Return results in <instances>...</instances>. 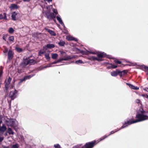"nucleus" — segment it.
<instances>
[{"mask_svg": "<svg viewBox=\"0 0 148 148\" xmlns=\"http://www.w3.org/2000/svg\"><path fill=\"white\" fill-rule=\"evenodd\" d=\"M29 1H30L31 0H29Z\"/></svg>", "mask_w": 148, "mask_h": 148, "instance_id": "62", "label": "nucleus"}, {"mask_svg": "<svg viewBox=\"0 0 148 148\" xmlns=\"http://www.w3.org/2000/svg\"><path fill=\"white\" fill-rule=\"evenodd\" d=\"M45 29L49 33L51 36H56V34L54 31L50 30L46 27L45 28Z\"/></svg>", "mask_w": 148, "mask_h": 148, "instance_id": "10", "label": "nucleus"}, {"mask_svg": "<svg viewBox=\"0 0 148 148\" xmlns=\"http://www.w3.org/2000/svg\"><path fill=\"white\" fill-rule=\"evenodd\" d=\"M5 123L8 126L11 127H16L18 125L17 121L14 119H8L5 120Z\"/></svg>", "mask_w": 148, "mask_h": 148, "instance_id": "2", "label": "nucleus"}, {"mask_svg": "<svg viewBox=\"0 0 148 148\" xmlns=\"http://www.w3.org/2000/svg\"><path fill=\"white\" fill-rule=\"evenodd\" d=\"M27 61L29 62V64H32L34 63V61L33 59H27Z\"/></svg>", "mask_w": 148, "mask_h": 148, "instance_id": "26", "label": "nucleus"}, {"mask_svg": "<svg viewBox=\"0 0 148 148\" xmlns=\"http://www.w3.org/2000/svg\"><path fill=\"white\" fill-rule=\"evenodd\" d=\"M65 44V42L62 40H60L58 43V44L60 46H64Z\"/></svg>", "mask_w": 148, "mask_h": 148, "instance_id": "20", "label": "nucleus"}, {"mask_svg": "<svg viewBox=\"0 0 148 148\" xmlns=\"http://www.w3.org/2000/svg\"><path fill=\"white\" fill-rule=\"evenodd\" d=\"M45 1H47L48 2H49L52 1V0H44Z\"/></svg>", "mask_w": 148, "mask_h": 148, "instance_id": "54", "label": "nucleus"}, {"mask_svg": "<svg viewBox=\"0 0 148 148\" xmlns=\"http://www.w3.org/2000/svg\"><path fill=\"white\" fill-rule=\"evenodd\" d=\"M141 96L144 97V98H146L147 99H148V95H145V94H142Z\"/></svg>", "mask_w": 148, "mask_h": 148, "instance_id": "39", "label": "nucleus"}, {"mask_svg": "<svg viewBox=\"0 0 148 148\" xmlns=\"http://www.w3.org/2000/svg\"><path fill=\"white\" fill-rule=\"evenodd\" d=\"M8 32L12 34L14 32V30L12 28L10 27L9 28Z\"/></svg>", "mask_w": 148, "mask_h": 148, "instance_id": "30", "label": "nucleus"}, {"mask_svg": "<svg viewBox=\"0 0 148 148\" xmlns=\"http://www.w3.org/2000/svg\"><path fill=\"white\" fill-rule=\"evenodd\" d=\"M89 52L90 54H95L96 53V52L95 51H89Z\"/></svg>", "mask_w": 148, "mask_h": 148, "instance_id": "44", "label": "nucleus"}, {"mask_svg": "<svg viewBox=\"0 0 148 148\" xmlns=\"http://www.w3.org/2000/svg\"><path fill=\"white\" fill-rule=\"evenodd\" d=\"M4 16L1 14H0V19H4L5 20H8L7 17L6 13L5 12H4L3 13Z\"/></svg>", "mask_w": 148, "mask_h": 148, "instance_id": "14", "label": "nucleus"}, {"mask_svg": "<svg viewBox=\"0 0 148 148\" xmlns=\"http://www.w3.org/2000/svg\"><path fill=\"white\" fill-rule=\"evenodd\" d=\"M15 49L16 51L18 52H21L23 51V49L21 48L18 47H16Z\"/></svg>", "mask_w": 148, "mask_h": 148, "instance_id": "29", "label": "nucleus"}, {"mask_svg": "<svg viewBox=\"0 0 148 148\" xmlns=\"http://www.w3.org/2000/svg\"><path fill=\"white\" fill-rule=\"evenodd\" d=\"M75 63L76 64H82L83 63V62L81 60H79L75 61Z\"/></svg>", "mask_w": 148, "mask_h": 148, "instance_id": "34", "label": "nucleus"}, {"mask_svg": "<svg viewBox=\"0 0 148 148\" xmlns=\"http://www.w3.org/2000/svg\"><path fill=\"white\" fill-rule=\"evenodd\" d=\"M11 80V79L10 77L8 79L7 82H9L10 84Z\"/></svg>", "mask_w": 148, "mask_h": 148, "instance_id": "48", "label": "nucleus"}, {"mask_svg": "<svg viewBox=\"0 0 148 148\" xmlns=\"http://www.w3.org/2000/svg\"><path fill=\"white\" fill-rule=\"evenodd\" d=\"M143 67L145 70H147L148 71V67L147 66H146L145 65H143Z\"/></svg>", "mask_w": 148, "mask_h": 148, "instance_id": "45", "label": "nucleus"}, {"mask_svg": "<svg viewBox=\"0 0 148 148\" xmlns=\"http://www.w3.org/2000/svg\"><path fill=\"white\" fill-rule=\"evenodd\" d=\"M17 14V13L15 12H13L12 15V19L13 21L16 20V16Z\"/></svg>", "mask_w": 148, "mask_h": 148, "instance_id": "16", "label": "nucleus"}, {"mask_svg": "<svg viewBox=\"0 0 148 148\" xmlns=\"http://www.w3.org/2000/svg\"><path fill=\"white\" fill-rule=\"evenodd\" d=\"M108 64L111 65L112 69H115L117 68V66L113 64H110L108 63Z\"/></svg>", "mask_w": 148, "mask_h": 148, "instance_id": "31", "label": "nucleus"}, {"mask_svg": "<svg viewBox=\"0 0 148 148\" xmlns=\"http://www.w3.org/2000/svg\"><path fill=\"white\" fill-rule=\"evenodd\" d=\"M2 74V71H0V76H1Z\"/></svg>", "mask_w": 148, "mask_h": 148, "instance_id": "58", "label": "nucleus"}, {"mask_svg": "<svg viewBox=\"0 0 148 148\" xmlns=\"http://www.w3.org/2000/svg\"><path fill=\"white\" fill-rule=\"evenodd\" d=\"M61 54H63V55H66V53L65 52H63V51H62L61 52Z\"/></svg>", "mask_w": 148, "mask_h": 148, "instance_id": "53", "label": "nucleus"}, {"mask_svg": "<svg viewBox=\"0 0 148 148\" xmlns=\"http://www.w3.org/2000/svg\"><path fill=\"white\" fill-rule=\"evenodd\" d=\"M8 39L9 41H13L14 40V37L13 36H11L9 37Z\"/></svg>", "mask_w": 148, "mask_h": 148, "instance_id": "32", "label": "nucleus"}, {"mask_svg": "<svg viewBox=\"0 0 148 148\" xmlns=\"http://www.w3.org/2000/svg\"><path fill=\"white\" fill-rule=\"evenodd\" d=\"M114 62L115 63H117L119 64H121V62L118 60H115Z\"/></svg>", "mask_w": 148, "mask_h": 148, "instance_id": "43", "label": "nucleus"}, {"mask_svg": "<svg viewBox=\"0 0 148 148\" xmlns=\"http://www.w3.org/2000/svg\"><path fill=\"white\" fill-rule=\"evenodd\" d=\"M8 133L9 134L13 135L14 132H13L12 129L10 128H8Z\"/></svg>", "mask_w": 148, "mask_h": 148, "instance_id": "25", "label": "nucleus"}, {"mask_svg": "<svg viewBox=\"0 0 148 148\" xmlns=\"http://www.w3.org/2000/svg\"><path fill=\"white\" fill-rule=\"evenodd\" d=\"M54 147L55 148H61L60 145L58 144H55Z\"/></svg>", "mask_w": 148, "mask_h": 148, "instance_id": "36", "label": "nucleus"}, {"mask_svg": "<svg viewBox=\"0 0 148 148\" xmlns=\"http://www.w3.org/2000/svg\"><path fill=\"white\" fill-rule=\"evenodd\" d=\"M14 56V53L10 49L8 53V59L10 60H12Z\"/></svg>", "mask_w": 148, "mask_h": 148, "instance_id": "8", "label": "nucleus"}, {"mask_svg": "<svg viewBox=\"0 0 148 148\" xmlns=\"http://www.w3.org/2000/svg\"><path fill=\"white\" fill-rule=\"evenodd\" d=\"M10 8L12 9H17L18 8L17 5L14 4H11Z\"/></svg>", "mask_w": 148, "mask_h": 148, "instance_id": "21", "label": "nucleus"}, {"mask_svg": "<svg viewBox=\"0 0 148 148\" xmlns=\"http://www.w3.org/2000/svg\"><path fill=\"white\" fill-rule=\"evenodd\" d=\"M45 16L49 20L53 19L54 21H56L55 19L56 18V16L53 13L50 12V11L47 10L45 12Z\"/></svg>", "mask_w": 148, "mask_h": 148, "instance_id": "3", "label": "nucleus"}, {"mask_svg": "<svg viewBox=\"0 0 148 148\" xmlns=\"http://www.w3.org/2000/svg\"><path fill=\"white\" fill-rule=\"evenodd\" d=\"M23 1L24 2H29L30 1L29 0H23Z\"/></svg>", "mask_w": 148, "mask_h": 148, "instance_id": "57", "label": "nucleus"}, {"mask_svg": "<svg viewBox=\"0 0 148 148\" xmlns=\"http://www.w3.org/2000/svg\"><path fill=\"white\" fill-rule=\"evenodd\" d=\"M148 113V112H146L143 110V109H142L138 112L137 114L136 115V117L137 118V119L134 120H130L127 121L123 124V125L119 130H115V131H111L110 132V134L108 136L112 134L115 132H117L118 131L122 129L125 128L128 126V125L148 120V116L147 115V114Z\"/></svg>", "mask_w": 148, "mask_h": 148, "instance_id": "1", "label": "nucleus"}, {"mask_svg": "<svg viewBox=\"0 0 148 148\" xmlns=\"http://www.w3.org/2000/svg\"><path fill=\"white\" fill-rule=\"evenodd\" d=\"M127 85H128L132 89H133L135 90H138L139 89V88L137 86H135L133 85L129 84L128 83H126Z\"/></svg>", "mask_w": 148, "mask_h": 148, "instance_id": "13", "label": "nucleus"}, {"mask_svg": "<svg viewBox=\"0 0 148 148\" xmlns=\"http://www.w3.org/2000/svg\"><path fill=\"white\" fill-rule=\"evenodd\" d=\"M96 141L94 140L90 142L87 143L82 148H92L96 144Z\"/></svg>", "mask_w": 148, "mask_h": 148, "instance_id": "4", "label": "nucleus"}, {"mask_svg": "<svg viewBox=\"0 0 148 148\" xmlns=\"http://www.w3.org/2000/svg\"><path fill=\"white\" fill-rule=\"evenodd\" d=\"M127 73V71L124 70L122 71H120L119 70V75L121 76L122 77L124 75L126 74Z\"/></svg>", "mask_w": 148, "mask_h": 148, "instance_id": "15", "label": "nucleus"}, {"mask_svg": "<svg viewBox=\"0 0 148 148\" xmlns=\"http://www.w3.org/2000/svg\"><path fill=\"white\" fill-rule=\"evenodd\" d=\"M45 57L46 59L47 60H49L50 58L49 56V55L48 54H46L45 55Z\"/></svg>", "mask_w": 148, "mask_h": 148, "instance_id": "35", "label": "nucleus"}, {"mask_svg": "<svg viewBox=\"0 0 148 148\" xmlns=\"http://www.w3.org/2000/svg\"><path fill=\"white\" fill-rule=\"evenodd\" d=\"M6 36H3V39L4 40H5L6 41Z\"/></svg>", "mask_w": 148, "mask_h": 148, "instance_id": "51", "label": "nucleus"}, {"mask_svg": "<svg viewBox=\"0 0 148 148\" xmlns=\"http://www.w3.org/2000/svg\"><path fill=\"white\" fill-rule=\"evenodd\" d=\"M28 64L29 62L27 61V59H26L23 60V61L21 63L20 65L22 67L24 68Z\"/></svg>", "mask_w": 148, "mask_h": 148, "instance_id": "9", "label": "nucleus"}, {"mask_svg": "<svg viewBox=\"0 0 148 148\" xmlns=\"http://www.w3.org/2000/svg\"><path fill=\"white\" fill-rule=\"evenodd\" d=\"M129 65V66H131V64H129V65Z\"/></svg>", "mask_w": 148, "mask_h": 148, "instance_id": "61", "label": "nucleus"}, {"mask_svg": "<svg viewBox=\"0 0 148 148\" xmlns=\"http://www.w3.org/2000/svg\"><path fill=\"white\" fill-rule=\"evenodd\" d=\"M2 122V121L0 120V136L2 135L7 129L6 126L4 124H3L2 126H1V125Z\"/></svg>", "mask_w": 148, "mask_h": 148, "instance_id": "7", "label": "nucleus"}, {"mask_svg": "<svg viewBox=\"0 0 148 148\" xmlns=\"http://www.w3.org/2000/svg\"><path fill=\"white\" fill-rule=\"evenodd\" d=\"M108 136H107L106 135H105L104 136L102 137L101 138H100L99 141H101L104 140L106 138H107Z\"/></svg>", "mask_w": 148, "mask_h": 148, "instance_id": "33", "label": "nucleus"}, {"mask_svg": "<svg viewBox=\"0 0 148 148\" xmlns=\"http://www.w3.org/2000/svg\"><path fill=\"white\" fill-rule=\"evenodd\" d=\"M143 90L145 91L148 92V88L146 87L143 89Z\"/></svg>", "mask_w": 148, "mask_h": 148, "instance_id": "49", "label": "nucleus"}, {"mask_svg": "<svg viewBox=\"0 0 148 148\" xmlns=\"http://www.w3.org/2000/svg\"><path fill=\"white\" fill-rule=\"evenodd\" d=\"M66 39L68 41L73 40L76 42L78 41V40L77 38L71 36H67Z\"/></svg>", "mask_w": 148, "mask_h": 148, "instance_id": "12", "label": "nucleus"}, {"mask_svg": "<svg viewBox=\"0 0 148 148\" xmlns=\"http://www.w3.org/2000/svg\"><path fill=\"white\" fill-rule=\"evenodd\" d=\"M47 47L49 49L53 48L55 47V45L53 44H48L46 45Z\"/></svg>", "mask_w": 148, "mask_h": 148, "instance_id": "23", "label": "nucleus"}, {"mask_svg": "<svg viewBox=\"0 0 148 148\" xmlns=\"http://www.w3.org/2000/svg\"><path fill=\"white\" fill-rule=\"evenodd\" d=\"M92 59L94 60H97L99 61L102 60L101 59H98L97 57H92Z\"/></svg>", "mask_w": 148, "mask_h": 148, "instance_id": "28", "label": "nucleus"}, {"mask_svg": "<svg viewBox=\"0 0 148 148\" xmlns=\"http://www.w3.org/2000/svg\"><path fill=\"white\" fill-rule=\"evenodd\" d=\"M35 75L34 74L29 75L27 76H25L24 78L25 79V80L29 79L30 78L34 76Z\"/></svg>", "mask_w": 148, "mask_h": 148, "instance_id": "22", "label": "nucleus"}, {"mask_svg": "<svg viewBox=\"0 0 148 148\" xmlns=\"http://www.w3.org/2000/svg\"><path fill=\"white\" fill-rule=\"evenodd\" d=\"M107 58H109V59H111V58H112L111 57V56H108V57H107Z\"/></svg>", "mask_w": 148, "mask_h": 148, "instance_id": "60", "label": "nucleus"}, {"mask_svg": "<svg viewBox=\"0 0 148 148\" xmlns=\"http://www.w3.org/2000/svg\"><path fill=\"white\" fill-rule=\"evenodd\" d=\"M107 69H112V68H111V66H108V67H107Z\"/></svg>", "mask_w": 148, "mask_h": 148, "instance_id": "56", "label": "nucleus"}, {"mask_svg": "<svg viewBox=\"0 0 148 148\" xmlns=\"http://www.w3.org/2000/svg\"><path fill=\"white\" fill-rule=\"evenodd\" d=\"M47 9L48 10H49L50 11V9L52 8V5H51L48 7H47Z\"/></svg>", "mask_w": 148, "mask_h": 148, "instance_id": "41", "label": "nucleus"}, {"mask_svg": "<svg viewBox=\"0 0 148 148\" xmlns=\"http://www.w3.org/2000/svg\"><path fill=\"white\" fill-rule=\"evenodd\" d=\"M72 59V58L70 56H66L65 57L60 58L58 60L54 62L51 63V64H50L51 65L56 64L60 62L62 60H69Z\"/></svg>", "mask_w": 148, "mask_h": 148, "instance_id": "5", "label": "nucleus"}, {"mask_svg": "<svg viewBox=\"0 0 148 148\" xmlns=\"http://www.w3.org/2000/svg\"><path fill=\"white\" fill-rule=\"evenodd\" d=\"M12 100H8V101L9 104V106L10 107L11 106V101Z\"/></svg>", "mask_w": 148, "mask_h": 148, "instance_id": "47", "label": "nucleus"}, {"mask_svg": "<svg viewBox=\"0 0 148 148\" xmlns=\"http://www.w3.org/2000/svg\"><path fill=\"white\" fill-rule=\"evenodd\" d=\"M51 64H48L47 65V66L44 67V68H47L49 67H51Z\"/></svg>", "mask_w": 148, "mask_h": 148, "instance_id": "46", "label": "nucleus"}, {"mask_svg": "<svg viewBox=\"0 0 148 148\" xmlns=\"http://www.w3.org/2000/svg\"><path fill=\"white\" fill-rule=\"evenodd\" d=\"M53 13L54 14L55 13V14H58L57 10L56 9L53 8Z\"/></svg>", "mask_w": 148, "mask_h": 148, "instance_id": "37", "label": "nucleus"}, {"mask_svg": "<svg viewBox=\"0 0 148 148\" xmlns=\"http://www.w3.org/2000/svg\"><path fill=\"white\" fill-rule=\"evenodd\" d=\"M19 145L18 143H16L11 146V148H19Z\"/></svg>", "mask_w": 148, "mask_h": 148, "instance_id": "24", "label": "nucleus"}, {"mask_svg": "<svg viewBox=\"0 0 148 148\" xmlns=\"http://www.w3.org/2000/svg\"><path fill=\"white\" fill-rule=\"evenodd\" d=\"M119 70H117L116 71H114L111 73V75L114 77H116L119 75Z\"/></svg>", "mask_w": 148, "mask_h": 148, "instance_id": "17", "label": "nucleus"}, {"mask_svg": "<svg viewBox=\"0 0 148 148\" xmlns=\"http://www.w3.org/2000/svg\"><path fill=\"white\" fill-rule=\"evenodd\" d=\"M10 84L9 82H6L5 85V89L4 90V91L5 92H7V90H8L9 86Z\"/></svg>", "mask_w": 148, "mask_h": 148, "instance_id": "19", "label": "nucleus"}, {"mask_svg": "<svg viewBox=\"0 0 148 148\" xmlns=\"http://www.w3.org/2000/svg\"><path fill=\"white\" fill-rule=\"evenodd\" d=\"M127 62H129V63H130L131 64H133V65H135V64H136V63H134V62L132 63L131 62H129V61H127Z\"/></svg>", "mask_w": 148, "mask_h": 148, "instance_id": "52", "label": "nucleus"}, {"mask_svg": "<svg viewBox=\"0 0 148 148\" xmlns=\"http://www.w3.org/2000/svg\"><path fill=\"white\" fill-rule=\"evenodd\" d=\"M140 100L138 99H137L136 100V102L137 103H140Z\"/></svg>", "mask_w": 148, "mask_h": 148, "instance_id": "50", "label": "nucleus"}, {"mask_svg": "<svg viewBox=\"0 0 148 148\" xmlns=\"http://www.w3.org/2000/svg\"><path fill=\"white\" fill-rule=\"evenodd\" d=\"M56 18L57 20L60 23V24L62 25V26L63 27H64L65 28V26L64 25L60 17L59 16H56Z\"/></svg>", "mask_w": 148, "mask_h": 148, "instance_id": "11", "label": "nucleus"}, {"mask_svg": "<svg viewBox=\"0 0 148 148\" xmlns=\"http://www.w3.org/2000/svg\"><path fill=\"white\" fill-rule=\"evenodd\" d=\"M105 56H106V54L103 52L102 53L98 54L97 55V57L98 59H100L103 57H105Z\"/></svg>", "mask_w": 148, "mask_h": 148, "instance_id": "18", "label": "nucleus"}, {"mask_svg": "<svg viewBox=\"0 0 148 148\" xmlns=\"http://www.w3.org/2000/svg\"><path fill=\"white\" fill-rule=\"evenodd\" d=\"M74 62V61H73L71 62H66V64H70L71 63H72V62Z\"/></svg>", "mask_w": 148, "mask_h": 148, "instance_id": "55", "label": "nucleus"}, {"mask_svg": "<svg viewBox=\"0 0 148 148\" xmlns=\"http://www.w3.org/2000/svg\"><path fill=\"white\" fill-rule=\"evenodd\" d=\"M17 92V91L16 90L11 91L10 92L9 97L11 98V100H14L16 97Z\"/></svg>", "mask_w": 148, "mask_h": 148, "instance_id": "6", "label": "nucleus"}, {"mask_svg": "<svg viewBox=\"0 0 148 148\" xmlns=\"http://www.w3.org/2000/svg\"><path fill=\"white\" fill-rule=\"evenodd\" d=\"M23 71V70L22 69H18L17 72L19 74L22 73Z\"/></svg>", "mask_w": 148, "mask_h": 148, "instance_id": "38", "label": "nucleus"}, {"mask_svg": "<svg viewBox=\"0 0 148 148\" xmlns=\"http://www.w3.org/2000/svg\"><path fill=\"white\" fill-rule=\"evenodd\" d=\"M58 54L56 53L53 54L52 55V58L54 59H56L58 57Z\"/></svg>", "mask_w": 148, "mask_h": 148, "instance_id": "27", "label": "nucleus"}, {"mask_svg": "<svg viewBox=\"0 0 148 148\" xmlns=\"http://www.w3.org/2000/svg\"><path fill=\"white\" fill-rule=\"evenodd\" d=\"M4 137L3 136H0V143L4 140Z\"/></svg>", "mask_w": 148, "mask_h": 148, "instance_id": "42", "label": "nucleus"}, {"mask_svg": "<svg viewBox=\"0 0 148 148\" xmlns=\"http://www.w3.org/2000/svg\"><path fill=\"white\" fill-rule=\"evenodd\" d=\"M20 82L19 83V84L23 82L24 81H25L24 77L23 78H22L21 79H20Z\"/></svg>", "mask_w": 148, "mask_h": 148, "instance_id": "40", "label": "nucleus"}, {"mask_svg": "<svg viewBox=\"0 0 148 148\" xmlns=\"http://www.w3.org/2000/svg\"><path fill=\"white\" fill-rule=\"evenodd\" d=\"M8 51V50L7 49H6V50H5V51H4V53H6V52H7Z\"/></svg>", "mask_w": 148, "mask_h": 148, "instance_id": "59", "label": "nucleus"}]
</instances>
